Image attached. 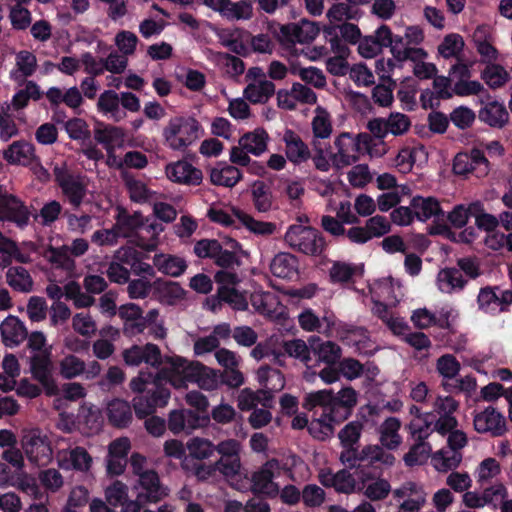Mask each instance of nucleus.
<instances>
[{"instance_id": "1", "label": "nucleus", "mask_w": 512, "mask_h": 512, "mask_svg": "<svg viewBox=\"0 0 512 512\" xmlns=\"http://www.w3.org/2000/svg\"><path fill=\"white\" fill-rule=\"evenodd\" d=\"M166 363L168 367L162 370V374L176 389L186 388L188 382L206 391L216 390L220 385L218 371L198 361L173 356L167 357Z\"/></svg>"}, {"instance_id": "2", "label": "nucleus", "mask_w": 512, "mask_h": 512, "mask_svg": "<svg viewBox=\"0 0 512 512\" xmlns=\"http://www.w3.org/2000/svg\"><path fill=\"white\" fill-rule=\"evenodd\" d=\"M203 134L200 122L187 115L171 117L162 129L163 144L168 149L176 152H184Z\"/></svg>"}, {"instance_id": "3", "label": "nucleus", "mask_w": 512, "mask_h": 512, "mask_svg": "<svg viewBox=\"0 0 512 512\" xmlns=\"http://www.w3.org/2000/svg\"><path fill=\"white\" fill-rule=\"evenodd\" d=\"M53 174L64 200L72 208L78 209L84 203L88 194L86 177L72 171L64 162L54 165Z\"/></svg>"}, {"instance_id": "4", "label": "nucleus", "mask_w": 512, "mask_h": 512, "mask_svg": "<svg viewBox=\"0 0 512 512\" xmlns=\"http://www.w3.org/2000/svg\"><path fill=\"white\" fill-rule=\"evenodd\" d=\"M371 141V135L367 133H360L357 137L341 133L334 140L335 151L330 154L332 167L342 170L356 163L359 160V145L362 143L368 146Z\"/></svg>"}, {"instance_id": "5", "label": "nucleus", "mask_w": 512, "mask_h": 512, "mask_svg": "<svg viewBox=\"0 0 512 512\" xmlns=\"http://www.w3.org/2000/svg\"><path fill=\"white\" fill-rule=\"evenodd\" d=\"M21 447L32 463L47 465L53 458V449L47 433L38 427L24 428L21 431Z\"/></svg>"}, {"instance_id": "6", "label": "nucleus", "mask_w": 512, "mask_h": 512, "mask_svg": "<svg viewBox=\"0 0 512 512\" xmlns=\"http://www.w3.org/2000/svg\"><path fill=\"white\" fill-rule=\"evenodd\" d=\"M284 240L292 249L307 255H319L325 247L324 238L318 230L299 224L288 228Z\"/></svg>"}, {"instance_id": "7", "label": "nucleus", "mask_w": 512, "mask_h": 512, "mask_svg": "<svg viewBox=\"0 0 512 512\" xmlns=\"http://www.w3.org/2000/svg\"><path fill=\"white\" fill-rule=\"evenodd\" d=\"M410 127V118L400 112H392L386 118H372L366 124V128L370 134L381 140L384 139L388 134L396 137L402 136L409 131Z\"/></svg>"}, {"instance_id": "8", "label": "nucleus", "mask_w": 512, "mask_h": 512, "mask_svg": "<svg viewBox=\"0 0 512 512\" xmlns=\"http://www.w3.org/2000/svg\"><path fill=\"white\" fill-rule=\"evenodd\" d=\"M453 171L457 175L473 174L477 178H482L488 175L490 163L482 150L473 148L470 152L458 153L455 156Z\"/></svg>"}, {"instance_id": "9", "label": "nucleus", "mask_w": 512, "mask_h": 512, "mask_svg": "<svg viewBox=\"0 0 512 512\" xmlns=\"http://www.w3.org/2000/svg\"><path fill=\"white\" fill-rule=\"evenodd\" d=\"M391 230L389 220L381 215H375L365 221L364 226H352L347 231V239L357 245H363L373 238H380Z\"/></svg>"}, {"instance_id": "10", "label": "nucleus", "mask_w": 512, "mask_h": 512, "mask_svg": "<svg viewBox=\"0 0 512 512\" xmlns=\"http://www.w3.org/2000/svg\"><path fill=\"white\" fill-rule=\"evenodd\" d=\"M122 357L126 365L139 366L146 364L152 368L158 369L163 363V356L158 345L148 342L144 345H132L122 352Z\"/></svg>"}, {"instance_id": "11", "label": "nucleus", "mask_w": 512, "mask_h": 512, "mask_svg": "<svg viewBox=\"0 0 512 512\" xmlns=\"http://www.w3.org/2000/svg\"><path fill=\"white\" fill-rule=\"evenodd\" d=\"M477 303L479 309L485 313L496 314L507 311L512 304V290L490 286L481 288Z\"/></svg>"}, {"instance_id": "12", "label": "nucleus", "mask_w": 512, "mask_h": 512, "mask_svg": "<svg viewBox=\"0 0 512 512\" xmlns=\"http://www.w3.org/2000/svg\"><path fill=\"white\" fill-rule=\"evenodd\" d=\"M277 105L284 110H295L298 104L313 105L317 102L316 93L299 82L292 84L290 89H280L276 93Z\"/></svg>"}, {"instance_id": "13", "label": "nucleus", "mask_w": 512, "mask_h": 512, "mask_svg": "<svg viewBox=\"0 0 512 512\" xmlns=\"http://www.w3.org/2000/svg\"><path fill=\"white\" fill-rule=\"evenodd\" d=\"M458 402L450 396H438L433 403V415L438 416L435 419L436 432L446 436L448 431L457 428L458 421L454 413L458 409Z\"/></svg>"}, {"instance_id": "14", "label": "nucleus", "mask_w": 512, "mask_h": 512, "mask_svg": "<svg viewBox=\"0 0 512 512\" xmlns=\"http://www.w3.org/2000/svg\"><path fill=\"white\" fill-rule=\"evenodd\" d=\"M281 464L276 459L268 460L252 475V487L257 493L275 497L278 495L279 486L273 479L280 474Z\"/></svg>"}, {"instance_id": "15", "label": "nucleus", "mask_w": 512, "mask_h": 512, "mask_svg": "<svg viewBox=\"0 0 512 512\" xmlns=\"http://www.w3.org/2000/svg\"><path fill=\"white\" fill-rule=\"evenodd\" d=\"M473 425L478 433L492 437L502 436L507 430L505 417L492 406L475 413Z\"/></svg>"}, {"instance_id": "16", "label": "nucleus", "mask_w": 512, "mask_h": 512, "mask_svg": "<svg viewBox=\"0 0 512 512\" xmlns=\"http://www.w3.org/2000/svg\"><path fill=\"white\" fill-rule=\"evenodd\" d=\"M205 5L229 21L250 20L253 17V6L249 1L205 0Z\"/></svg>"}, {"instance_id": "17", "label": "nucleus", "mask_w": 512, "mask_h": 512, "mask_svg": "<svg viewBox=\"0 0 512 512\" xmlns=\"http://www.w3.org/2000/svg\"><path fill=\"white\" fill-rule=\"evenodd\" d=\"M165 175L173 183L188 186L200 185L203 180L202 171L187 160L168 163L165 167Z\"/></svg>"}, {"instance_id": "18", "label": "nucleus", "mask_w": 512, "mask_h": 512, "mask_svg": "<svg viewBox=\"0 0 512 512\" xmlns=\"http://www.w3.org/2000/svg\"><path fill=\"white\" fill-rule=\"evenodd\" d=\"M30 370L49 395L57 393V384L52 375V362L48 352L36 353L30 358Z\"/></svg>"}, {"instance_id": "19", "label": "nucleus", "mask_w": 512, "mask_h": 512, "mask_svg": "<svg viewBox=\"0 0 512 512\" xmlns=\"http://www.w3.org/2000/svg\"><path fill=\"white\" fill-rule=\"evenodd\" d=\"M208 422L209 417H200L193 410H173L169 414L168 428L172 433L179 434L183 431L191 432L207 425Z\"/></svg>"}, {"instance_id": "20", "label": "nucleus", "mask_w": 512, "mask_h": 512, "mask_svg": "<svg viewBox=\"0 0 512 512\" xmlns=\"http://www.w3.org/2000/svg\"><path fill=\"white\" fill-rule=\"evenodd\" d=\"M136 489L139 501L146 503H157L169 493L168 488L161 484L159 476L154 470L138 479Z\"/></svg>"}, {"instance_id": "21", "label": "nucleus", "mask_w": 512, "mask_h": 512, "mask_svg": "<svg viewBox=\"0 0 512 512\" xmlns=\"http://www.w3.org/2000/svg\"><path fill=\"white\" fill-rule=\"evenodd\" d=\"M0 219L24 226L29 221V212L20 199L0 190Z\"/></svg>"}, {"instance_id": "22", "label": "nucleus", "mask_w": 512, "mask_h": 512, "mask_svg": "<svg viewBox=\"0 0 512 512\" xmlns=\"http://www.w3.org/2000/svg\"><path fill=\"white\" fill-rule=\"evenodd\" d=\"M219 43L232 53L240 56L248 54V40L250 33L239 27L219 29L216 32Z\"/></svg>"}, {"instance_id": "23", "label": "nucleus", "mask_w": 512, "mask_h": 512, "mask_svg": "<svg viewBox=\"0 0 512 512\" xmlns=\"http://www.w3.org/2000/svg\"><path fill=\"white\" fill-rule=\"evenodd\" d=\"M56 458L59 467L64 470L74 469L86 472L90 469L92 464V457L83 447L59 449Z\"/></svg>"}, {"instance_id": "24", "label": "nucleus", "mask_w": 512, "mask_h": 512, "mask_svg": "<svg viewBox=\"0 0 512 512\" xmlns=\"http://www.w3.org/2000/svg\"><path fill=\"white\" fill-rule=\"evenodd\" d=\"M285 144V156L294 165L306 163L311 158V150L301 136L287 129L282 137Z\"/></svg>"}, {"instance_id": "25", "label": "nucleus", "mask_w": 512, "mask_h": 512, "mask_svg": "<svg viewBox=\"0 0 512 512\" xmlns=\"http://www.w3.org/2000/svg\"><path fill=\"white\" fill-rule=\"evenodd\" d=\"M117 314L122 320L123 334L135 337L143 333L144 316L141 307L135 303H126L118 308Z\"/></svg>"}, {"instance_id": "26", "label": "nucleus", "mask_w": 512, "mask_h": 512, "mask_svg": "<svg viewBox=\"0 0 512 512\" xmlns=\"http://www.w3.org/2000/svg\"><path fill=\"white\" fill-rule=\"evenodd\" d=\"M67 250L63 245L60 247L48 246L42 256L53 269L62 270L68 277H74L77 270L76 261Z\"/></svg>"}, {"instance_id": "27", "label": "nucleus", "mask_w": 512, "mask_h": 512, "mask_svg": "<svg viewBox=\"0 0 512 512\" xmlns=\"http://www.w3.org/2000/svg\"><path fill=\"white\" fill-rule=\"evenodd\" d=\"M95 140L104 146L107 154L113 153L125 144L126 133L123 128L113 125H98L94 130Z\"/></svg>"}, {"instance_id": "28", "label": "nucleus", "mask_w": 512, "mask_h": 512, "mask_svg": "<svg viewBox=\"0 0 512 512\" xmlns=\"http://www.w3.org/2000/svg\"><path fill=\"white\" fill-rule=\"evenodd\" d=\"M0 334L4 345L13 348L20 345L27 338L28 331L18 317L10 315L2 321Z\"/></svg>"}, {"instance_id": "29", "label": "nucleus", "mask_w": 512, "mask_h": 512, "mask_svg": "<svg viewBox=\"0 0 512 512\" xmlns=\"http://www.w3.org/2000/svg\"><path fill=\"white\" fill-rule=\"evenodd\" d=\"M119 237L132 238L144 226V217L140 212L128 213L125 209H118L113 224Z\"/></svg>"}, {"instance_id": "30", "label": "nucleus", "mask_w": 512, "mask_h": 512, "mask_svg": "<svg viewBox=\"0 0 512 512\" xmlns=\"http://www.w3.org/2000/svg\"><path fill=\"white\" fill-rule=\"evenodd\" d=\"M318 478L323 486L333 487L337 492L340 493L348 494L354 492L356 487V481L353 475L345 469L340 470L337 473L321 470Z\"/></svg>"}, {"instance_id": "31", "label": "nucleus", "mask_w": 512, "mask_h": 512, "mask_svg": "<svg viewBox=\"0 0 512 512\" xmlns=\"http://www.w3.org/2000/svg\"><path fill=\"white\" fill-rule=\"evenodd\" d=\"M410 204L414 216L418 221L426 222L429 219L443 216L440 203L435 197L417 195L411 199Z\"/></svg>"}, {"instance_id": "32", "label": "nucleus", "mask_w": 512, "mask_h": 512, "mask_svg": "<svg viewBox=\"0 0 512 512\" xmlns=\"http://www.w3.org/2000/svg\"><path fill=\"white\" fill-rule=\"evenodd\" d=\"M35 157L34 146L26 141H15L4 151L5 160L14 165L33 164Z\"/></svg>"}, {"instance_id": "33", "label": "nucleus", "mask_w": 512, "mask_h": 512, "mask_svg": "<svg viewBox=\"0 0 512 512\" xmlns=\"http://www.w3.org/2000/svg\"><path fill=\"white\" fill-rule=\"evenodd\" d=\"M270 271L275 277L292 279L298 274V260L290 253L280 252L271 260Z\"/></svg>"}, {"instance_id": "34", "label": "nucleus", "mask_w": 512, "mask_h": 512, "mask_svg": "<svg viewBox=\"0 0 512 512\" xmlns=\"http://www.w3.org/2000/svg\"><path fill=\"white\" fill-rule=\"evenodd\" d=\"M281 32L289 38V41L304 44L313 41L317 37L319 28L313 22L302 21L300 24L283 26Z\"/></svg>"}, {"instance_id": "35", "label": "nucleus", "mask_w": 512, "mask_h": 512, "mask_svg": "<svg viewBox=\"0 0 512 512\" xmlns=\"http://www.w3.org/2000/svg\"><path fill=\"white\" fill-rule=\"evenodd\" d=\"M13 260L22 264L31 262L30 256L21 252L16 242L0 232V268L9 267Z\"/></svg>"}, {"instance_id": "36", "label": "nucleus", "mask_w": 512, "mask_h": 512, "mask_svg": "<svg viewBox=\"0 0 512 512\" xmlns=\"http://www.w3.org/2000/svg\"><path fill=\"white\" fill-rule=\"evenodd\" d=\"M479 119L493 128L504 127L509 120V113L503 103L492 101L479 110Z\"/></svg>"}, {"instance_id": "37", "label": "nucleus", "mask_w": 512, "mask_h": 512, "mask_svg": "<svg viewBox=\"0 0 512 512\" xmlns=\"http://www.w3.org/2000/svg\"><path fill=\"white\" fill-rule=\"evenodd\" d=\"M250 302L260 314L268 317H277L281 312L278 297L271 292L255 291L251 294Z\"/></svg>"}, {"instance_id": "38", "label": "nucleus", "mask_w": 512, "mask_h": 512, "mask_svg": "<svg viewBox=\"0 0 512 512\" xmlns=\"http://www.w3.org/2000/svg\"><path fill=\"white\" fill-rule=\"evenodd\" d=\"M401 421L396 417H388L379 426V441L381 445L389 450L397 449L402 443L399 434Z\"/></svg>"}, {"instance_id": "39", "label": "nucleus", "mask_w": 512, "mask_h": 512, "mask_svg": "<svg viewBox=\"0 0 512 512\" xmlns=\"http://www.w3.org/2000/svg\"><path fill=\"white\" fill-rule=\"evenodd\" d=\"M243 178L242 172L233 165L218 163L210 170V180L214 185L234 187Z\"/></svg>"}, {"instance_id": "40", "label": "nucleus", "mask_w": 512, "mask_h": 512, "mask_svg": "<svg viewBox=\"0 0 512 512\" xmlns=\"http://www.w3.org/2000/svg\"><path fill=\"white\" fill-rule=\"evenodd\" d=\"M129 197L136 203H151L157 198V193L150 190L140 179L124 173L122 175Z\"/></svg>"}, {"instance_id": "41", "label": "nucleus", "mask_w": 512, "mask_h": 512, "mask_svg": "<svg viewBox=\"0 0 512 512\" xmlns=\"http://www.w3.org/2000/svg\"><path fill=\"white\" fill-rule=\"evenodd\" d=\"M98 110L108 115L114 122H120L126 118V113L120 108L119 94L113 90H105L97 101Z\"/></svg>"}, {"instance_id": "42", "label": "nucleus", "mask_w": 512, "mask_h": 512, "mask_svg": "<svg viewBox=\"0 0 512 512\" xmlns=\"http://www.w3.org/2000/svg\"><path fill=\"white\" fill-rule=\"evenodd\" d=\"M5 273L6 283L17 292L29 293L33 290V279L29 271L22 266H9Z\"/></svg>"}, {"instance_id": "43", "label": "nucleus", "mask_w": 512, "mask_h": 512, "mask_svg": "<svg viewBox=\"0 0 512 512\" xmlns=\"http://www.w3.org/2000/svg\"><path fill=\"white\" fill-rule=\"evenodd\" d=\"M436 283L442 293L451 294L462 290L466 280L459 269L445 268L439 271Z\"/></svg>"}, {"instance_id": "44", "label": "nucleus", "mask_w": 512, "mask_h": 512, "mask_svg": "<svg viewBox=\"0 0 512 512\" xmlns=\"http://www.w3.org/2000/svg\"><path fill=\"white\" fill-rule=\"evenodd\" d=\"M462 452L442 448L431 455L432 467L440 473H446L456 469L462 462Z\"/></svg>"}, {"instance_id": "45", "label": "nucleus", "mask_w": 512, "mask_h": 512, "mask_svg": "<svg viewBox=\"0 0 512 512\" xmlns=\"http://www.w3.org/2000/svg\"><path fill=\"white\" fill-rule=\"evenodd\" d=\"M406 428L413 440L426 441L432 432H436L435 416L425 412L423 416L412 418Z\"/></svg>"}, {"instance_id": "46", "label": "nucleus", "mask_w": 512, "mask_h": 512, "mask_svg": "<svg viewBox=\"0 0 512 512\" xmlns=\"http://www.w3.org/2000/svg\"><path fill=\"white\" fill-rule=\"evenodd\" d=\"M275 94L272 81L249 82L243 91L245 99L253 104H264Z\"/></svg>"}, {"instance_id": "47", "label": "nucleus", "mask_w": 512, "mask_h": 512, "mask_svg": "<svg viewBox=\"0 0 512 512\" xmlns=\"http://www.w3.org/2000/svg\"><path fill=\"white\" fill-rule=\"evenodd\" d=\"M268 140V133L264 129L258 128L245 133L240 137L238 143L250 154L260 156L267 150Z\"/></svg>"}, {"instance_id": "48", "label": "nucleus", "mask_w": 512, "mask_h": 512, "mask_svg": "<svg viewBox=\"0 0 512 512\" xmlns=\"http://www.w3.org/2000/svg\"><path fill=\"white\" fill-rule=\"evenodd\" d=\"M107 416L112 425L126 427L132 420V411L128 402L114 399L107 405Z\"/></svg>"}, {"instance_id": "49", "label": "nucleus", "mask_w": 512, "mask_h": 512, "mask_svg": "<svg viewBox=\"0 0 512 512\" xmlns=\"http://www.w3.org/2000/svg\"><path fill=\"white\" fill-rule=\"evenodd\" d=\"M233 214L246 229L255 235L270 236L276 231V224L272 222L258 221L239 209H233Z\"/></svg>"}, {"instance_id": "50", "label": "nucleus", "mask_w": 512, "mask_h": 512, "mask_svg": "<svg viewBox=\"0 0 512 512\" xmlns=\"http://www.w3.org/2000/svg\"><path fill=\"white\" fill-rule=\"evenodd\" d=\"M148 329V334L155 340H164L168 335V329L165 321L160 317V311L157 308L150 309L144 316L143 332Z\"/></svg>"}, {"instance_id": "51", "label": "nucleus", "mask_w": 512, "mask_h": 512, "mask_svg": "<svg viewBox=\"0 0 512 512\" xmlns=\"http://www.w3.org/2000/svg\"><path fill=\"white\" fill-rule=\"evenodd\" d=\"M58 371L62 378L74 379L85 372V361L72 353H66L58 361Z\"/></svg>"}, {"instance_id": "52", "label": "nucleus", "mask_w": 512, "mask_h": 512, "mask_svg": "<svg viewBox=\"0 0 512 512\" xmlns=\"http://www.w3.org/2000/svg\"><path fill=\"white\" fill-rule=\"evenodd\" d=\"M359 457L362 462L370 464L380 463L386 467H391L395 463V457L384 450L383 446L366 445L359 451Z\"/></svg>"}, {"instance_id": "53", "label": "nucleus", "mask_w": 512, "mask_h": 512, "mask_svg": "<svg viewBox=\"0 0 512 512\" xmlns=\"http://www.w3.org/2000/svg\"><path fill=\"white\" fill-rule=\"evenodd\" d=\"M374 289L378 297L391 304L398 303L403 296L400 283L391 277L377 281L374 285Z\"/></svg>"}, {"instance_id": "54", "label": "nucleus", "mask_w": 512, "mask_h": 512, "mask_svg": "<svg viewBox=\"0 0 512 512\" xmlns=\"http://www.w3.org/2000/svg\"><path fill=\"white\" fill-rule=\"evenodd\" d=\"M314 117L312 119V131L314 138L327 139L332 134V122L328 111L317 106L314 110Z\"/></svg>"}, {"instance_id": "55", "label": "nucleus", "mask_w": 512, "mask_h": 512, "mask_svg": "<svg viewBox=\"0 0 512 512\" xmlns=\"http://www.w3.org/2000/svg\"><path fill=\"white\" fill-rule=\"evenodd\" d=\"M361 480L365 496L372 501L386 498L391 491V485L386 479L378 478L369 481L363 474Z\"/></svg>"}, {"instance_id": "56", "label": "nucleus", "mask_w": 512, "mask_h": 512, "mask_svg": "<svg viewBox=\"0 0 512 512\" xmlns=\"http://www.w3.org/2000/svg\"><path fill=\"white\" fill-rule=\"evenodd\" d=\"M16 67L17 70L11 73L15 80L30 77L37 69V58L32 52L22 50L16 54Z\"/></svg>"}, {"instance_id": "57", "label": "nucleus", "mask_w": 512, "mask_h": 512, "mask_svg": "<svg viewBox=\"0 0 512 512\" xmlns=\"http://www.w3.org/2000/svg\"><path fill=\"white\" fill-rule=\"evenodd\" d=\"M432 447L426 441L414 440L410 450L404 455L403 460L407 466L421 465L431 458Z\"/></svg>"}, {"instance_id": "58", "label": "nucleus", "mask_w": 512, "mask_h": 512, "mask_svg": "<svg viewBox=\"0 0 512 512\" xmlns=\"http://www.w3.org/2000/svg\"><path fill=\"white\" fill-rule=\"evenodd\" d=\"M62 212L63 205L58 200L53 199L43 204L34 219L42 226L50 227L60 218Z\"/></svg>"}, {"instance_id": "59", "label": "nucleus", "mask_w": 512, "mask_h": 512, "mask_svg": "<svg viewBox=\"0 0 512 512\" xmlns=\"http://www.w3.org/2000/svg\"><path fill=\"white\" fill-rule=\"evenodd\" d=\"M189 455L197 460L210 458L215 452V445L206 438L193 437L186 444Z\"/></svg>"}, {"instance_id": "60", "label": "nucleus", "mask_w": 512, "mask_h": 512, "mask_svg": "<svg viewBox=\"0 0 512 512\" xmlns=\"http://www.w3.org/2000/svg\"><path fill=\"white\" fill-rule=\"evenodd\" d=\"M256 377L261 385L270 390H280L284 386V378L281 372L267 365L261 366L257 370Z\"/></svg>"}, {"instance_id": "61", "label": "nucleus", "mask_w": 512, "mask_h": 512, "mask_svg": "<svg viewBox=\"0 0 512 512\" xmlns=\"http://www.w3.org/2000/svg\"><path fill=\"white\" fill-rule=\"evenodd\" d=\"M66 225L69 232L74 234H86L92 228V216L89 214H76L70 211L64 212Z\"/></svg>"}, {"instance_id": "62", "label": "nucleus", "mask_w": 512, "mask_h": 512, "mask_svg": "<svg viewBox=\"0 0 512 512\" xmlns=\"http://www.w3.org/2000/svg\"><path fill=\"white\" fill-rule=\"evenodd\" d=\"M254 207L259 212H267L272 207V196L267 185L262 181H256L251 189Z\"/></svg>"}, {"instance_id": "63", "label": "nucleus", "mask_w": 512, "mask_h": 512, "mask_svg": "<svg viewBox=\"0 0 512 512\" xmlns=\"http://www.w3.org/2000/svg\"><path fill=\"white\" fill-rule=\"evenodd\" d=\"M482 78L490 88L497 89L504 86L510 80V74L504 67L491 64L482 72Z\"/></svg>"}, {"instance_id": "64", "label": "nucleus", "mask_w": 512, "mask_h": 512, "mask_svg": "<svg viewBox=\"0 0 512 512\" xmlns=\"http://www.w3.org/2000/svg\"><path fill=\"white\" fill-rule=\"evenodd\" d=\"M464 48V40L459 34H449L438 46L439 54L444 58H459Z\"/></svg>"}]
</instances>
